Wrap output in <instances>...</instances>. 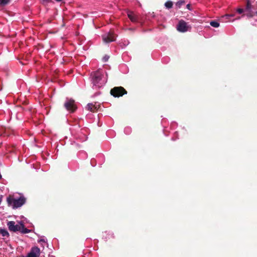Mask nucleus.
I'll use <instances>...</instances> for the list:
<instances>
[{"mask_svg": "<svg viewBox=\"0 0 257 257\" xmlns=\"http://www.w3.org/2000/svg\"><path fill=\"white\" fill-rule=\"evenodd\" d=\"M92 88L97 90L103 87L107 82V75L105 71L99 69L90 74Z\"/></svg>", "mask_w": 257, "mask_h": 257, "instance_id": "nucleus-1", "label": "nucleus"}, {"mask_svg": "<svg viewBox=\"0 0 257 257\" xmlns=\"http://www.w3.org/2000/svg\"><path fill=\"white\" fill-rule=\"evenodd\" d=\"M20 218L22 219L21 220L17 221V231H20L23 234L31 232L32 230L25 227L26 224L27 223L32 224L29 222V220L24 216H21Z\"/></svg>", "mask_w": 257, "mask_h": 257, "instance_id": "nucleus-2", "label": "nucleus"}, {"mask_svg": "<svg viewBox=\"0 0 257 257\" xmlns=\"http://www.w3.org/2000/svg\"><path fill=\"white\" fill-rule=\"evenodd\" d=\"M116 37V35L112 31H109L102 35V40L105 43H109L115 41Z\"/></svg>", "mask_w": 257, "mask_h": 257, "instance_id": "nucleus-3", "label": "nucleus"}, {"mask_svg": "<svg viewBox=\"0 0 257 257\" xmlns=\"http://www.w3.org/2000/svg\"><path fill=\"white\" fill-rule=\"evenodd\" d=\"M191 29V27L190 26L188 25L187 23L183 20H180L177 26V31L181 33H185L189 31Z\"/></svg>", "mask_w": 257, "mask_h": 257, "instance_id": "nucleus-4", "label": "nucleus"}, {"mask_svg": "<svg viewBox=\"0 0 257 257\" xmlns=\"http://www.w3.org/2000/svg\"><path fill=\"white\" fill-rule=\"evenodd\" d=\"M126 91L122 87H115L110 91V93L115 97H119L126 94Z\"/></svg>", "mask_w": 257, "mask_h": 257, "instance_id": "nucleus-5", "label": "nucleus"}, {"mask_svg": "<svg viewBox=\"0 0 257 257\" xmlns=\"http://www.w3.org/2000/svg\"><path fill=\"white\" fill-rule=\"evenodd\" d=\"M247 3L244 8V13H245V15L248 18H252L255 14V12H254L252 10L253 6L251 4L249 0H246Z\"/></svg>", "mask_w": 257, "mask_h": 257, "instance_id": "nucleus-6", "label": "nucleus"}, {"mask_svg": "<svg viewBox=\"0 0 257 257\" xmlns=\"http://www.w3.org/2000/svg\"><path fill=\"white\" fill-rule=\"evenodd\" d=\"M64 106L67 110L72 112H74L76 109V107L74 104V101L71 99L67 98L64 103Z\"/></svg>", "mask_w": 257, "mask_h": 257, "instance_id": "nucleus-7", "label": "nucleus"}, {"mask_svg": "<svg viewBox=\"0 0 257 257\" xmlns=\"http://www.w3.org/2000/svg\"><path fill=\"white\" fill-rule=\"evenodd\" d=\"M28 257H40V249L37 246H33L31 248L29 252L28 253Z\"/></svg>", "mask_w": 257, "mask_h": 257, "instance_id": "nucleus-8", "label": "nucleus"}, {"mask_svg": "<svg viewBox=\"0 0 257 257\" xmlns=\"http://www.w3.org/2000/svg\"><path fill=\"white\" fill-rule=\"evenodd\" d=\"M102 238L104 241H107L113 239L114 235L111 231H106L102 232Z\"/></svg>", "mask_w": 257, "mask_h": 257, "instance_id": "nucleus-9", "label": "nucleus"}, {"mask_svg": "<svg viewBox=\"0 0 257 257\" xmlns=\"http://www.w3.org/2000/svg\"><path fill=\"white\" fill-rule=\"evenodd\" d=\"M17 194L20 195L19 197L17 196V208H19L25 204L26 202V198L22 194L18 192Z\"/></svg>", "mask_w": 257, "mask_h": 257, "instance_id": "nucleus-10", "label": "nucleus"}, {"mask_svg": "<svg viewBox=\"0 0 257 257\" xmlns=\"http://www.w3.org/2000/svg\"><path fill=\"white\" fill-rule=\"evenodd\" d=\"M127 15L132 22L136 23L138 22V17L135 15L133 12L128 11L127 13Z\"/></svg>", "mask_w": 257, "mask_h": 257, "instance_id": "nucleus-11", "label": "nucleus"}, {"mask_svg": "<svg viewBox=\"0 0 257 257\" xmlns=\"http://www.w3.org/2000/svg\"><path fill=\"white\" fill-rule=\"evenodd\" d=\"M7 202L9 206H12L14 209L16 208V199L8 197Z\"/></svg>", "mask_w": 257, "mask_h": 257, "instance_id": "nucleus-12", "label": "nucleus"}, {"mask_svg": "<svg viewBox=\"0 0 257 257\" xmlns=\"http://www.w3.org/2000/svg\"><path fill=\"white\" fill-rule=\"evenodd\" d=\"M9 229L13 232H16V225L14 221H8L7 223Z\"/></svg>", "mask_w": 257, "mask_h": 257, "instance_id": "nucleus-13", "label": "nucleus"}, {"mask_svg": "<svg viewBox=\"0 0 257 257\" xmlns=\"http://www.w3.org/2000/svg\"><path fill=\"white\" fill-rule=\"evenodd\" d=\"M86 108L91 112H94L97 109V106L91 103H89L87 104Z\"/></svg>", "mask_w": 257, "mask_h": 257, "instance_id": "nucleus-14", "label": "nucleus"}, {"mask_svg": "<svg viewBox=\"0 0 257 257\" xmlns=\"http://www.w3.org/2000/svg\"><path fill=\"white\" fill-rule=\"evenodd\" d=\"M165 6L167 9H170L173 7V2L172 1H168L165 3Z\"/></svg>", "mask_w": 257, "mask_h": 257, "instance_id": "nucleus-15", "label": "nucleus"}, {"mask_svg": "<svg viewBox=\"0 0 257 257\" xmlns=\"http://www.w3.org/2000/svg\"><path fill=\"white\" fill-rule=\"evenodd\" d=\"M210 25L212 27H214V28H218L219 27V23L216 21H211L210 23Z\"/></svg>", "mask_w": 257, "mask_h": 257, "instance_id": "nucleus-16", "label": "nucleus"}, {"mask_svg": "<svg viewBox=\"0 0 257 257\" xmlns=\"http://www.w3.org/2000/svg\"><path fill=\"white\" fill-rule=\"evenodd\" d=\"M0 234L3 236H6L9 235L8 231L5 229H0Z\"/></svg>", "mask_w": 257, "mask_h": 257, "instance_id": "nucleus-17", "label": "nucleus"}, {"mask_svg": "<svg viewBox=\"0 0 257 257\" xmlns=\"http://www.w3.org/2000/svg\"><path fill=\"white\" fill-rule=\"evenodd\" d=\"M124 133L128 135L132 133V128L130 126H126L124 128Z\"/></svg>", "mask_w": 257, "mask_h": 257, "instance_id": "nucleus-18", "label": "nucleus"}, {"mask_svg": "<svg viewBox=\"0 0 257 257\" xmlns=\"http://www.w3.org/2000/svg\"><path fill=\"white\" fill-rule=\"evenodd\" d=\"M184 4H185V1L184 0H180L176 3V6L178 8H180L182 7V6L183 5H184Z\"/></svg>", "mask_w": 257, "mask_h": 257, "instance_id": "nucleus-19", "label": "nucleus"}, {"mask_svg": "<svg viewBox=\"0 0 257 257\" xmlns=\"http://www.w3.org/2000/svg\"><path fill=\"white\" fill-rule=\"evenodd\" d=\"M10 0H0V4L3 5H7L9 3Z\"/></svg>", "mask_w": 257, "mask_h": 257, "instance_id": "nucleus-20", "label": "nucleus"}, {"mask_svg": "<svg viewBox=\"0 0 257 257\" xmlns=\"http://www.w3.org/2000/svg\"><path fill=\"white\" fill-rule=\"evenodd\" d=\"M236 12L239 14H241L243 13H244V9L243 8H238L236 10Z\"/></svg>", "mask_w": 257, "mask_h": 257, "instance_id": "nucleus-21", "label": "nucleus"}, {"mask_svg": "<svg viewBox=\"0 0 257 257\" xmlns=\"http://www.w3.org/2000/svg\"><path fill=\"white\" fill-rule=\"evenodd\" d=\"M39 242H46L47 241V239L44 236H43L42 238H41L39 241Z\"/></svg>", "mask_w": 257, "mask_h": 257, "instance_id": "nucleus-22", "label": "nucleus"}, {"mask_svg": "<svg viewBox=\"0 0 257 257\" xmlns=\"http://www.w3.org/2000/svg\"><path fill=\"white\" fill-rule=\"evenodd\" d=\"M177 125V124L175 122H172L171 123L170 127L172 129L175 128Z\"/></svg>", "mask_w": 257, "mask_h": 257, "instance_id": "nucleus-23", "label": "nucleus"}, {"mask_svg": "<svg viewBox=\"0 0 257 257\" xmlns=\"http://www.w3.org/2000/svg\"><path fill=\"white\" fill-rule=\"evenodd\" d=\"M108 59H109V56L107 55H105L104 57H103V60L104 62H107L108 61Z\"/></svg>", "mask_w": 257, "mask_h": 257, "instance_id": "nucleus-24", "label": "nucleus"}, {"mask_svg": "<svg viewBox=\"0 0 257 257\" xmlns=\"http://www.w3.org/2000/svg\"><path fill=\"white\" fill-rule=\"evenodd\" d=\"M94 162H95V160H92V159L91 160V162H90L91 165L93 167H94L95 166V165H96V164H95V163Z\"/></svg>", "mask_w": 257, "mask_h": 257, "instance_id": "nucleus-25", "label": "nucleus"}, {"mask_svg": "<svg viewBox=\"0 0 257 257\" xmlns=\"http://www.w3.org/2000/svg\"><path fill=\"white\" fill-rule=\"evenodd\" d=\"M17 111H19L22 109V106H19L18 105H17Z\"/></svg>", "mask_w": 257, "mask_h": 257, "instance_id": "nucleus-26", "label": "nucleus"}, {"mask_svg": "<svg viewBox=\"0 0 257 257\" xmlns=\"http://www.w3.org/2000/svg\"><path fill=\"white\" fill-rule=\"evenodd\" d=\"M186 8L189 10H191V5L190 4H187L186 6Z\"/></svg>", "mask_w": 257, "mask_h": 257, "instance_id": "nucleus-27", "label": "nucleus"}, {"mask_svg": "<svg viewBox=\"0 0 257 257\" xmlns=\"http://www.w3.org/2000/svg\"><path fill=\"white\" fill-rule=\"evenodd\" d=\"M43 2H45L47 3H50L51 2V0H43Z\"/></svg>", "mask_w": 257, "mask_h": 257, "instance_id": "nucleus-28", "label": "nucleus"}, {"mask_svg": "<svg viewBox=\"0 0 257 257\" xmlns=\"http://www.w3.org/2000/svg\"><path fill=\"white\" fill-rule=\"evenodd\" d=\"M100 93L99 92H96V93H95L94 94L93 96H97V95H99V94H100Z\"/></svg>", "mask_w": 257, "mask_h": 257, "instance_id": "nucleus-29", "label": "nucleus"}, {"mask_svg": "<svg viewBox=\"0 0 257 257\" xmlns=\"http://www.w3.org/2000/svg\"><path fill=\"white\" fill-rule=\"evenodd\" d=\"M129 44V42L128 41H125V43H124V45H127L128 44Z\"/></svg>", "mask_w": 257, "mask_h": 257, "instance_id": "nucleus-30", "label": "nucleus"}, {"mask_svg": "<svg viewBox=\"0 0 257 257\" xmlns=\"http://www.w3.org/2000/svg\"><path fill=\"white\" fill-rule=\"evenodd\" d=\"M20 257H28V256L27 255L26 256L22 255H21Z\"/></svg>", "mask_w": 257, "mask_h": 257, "instance_id": "nucleus-31", "label": "nucleus"}, {"mask_svg": "<svg viewBox=\"0 0 257 257\" xmlns=\"http://www.w3.org/2000/svg\"><path fill=\"white\" fill-rule=\"evenodd\" d=\"M57 2H60L62 1L63 0H55Z\"/></svg>", "mask_w": 257, "mask_h": 257, "instance_id": "nucleus-32", "label": "nucleus"}, {"mask_svg": "<svg viewBox=\"0 0 257 257\" xmlns=\"http://www.w3.org/2000/svg\"><path fill=\"white\" fill-rule=\"evenodd\" d=\"M2 199L1 197H0V204H1L2 203Z\"/></svg>", "mask_w": 257, "mask_h": 257, "instance_id": "nucleus-33", "label": "nucleus"}, {"mask_svg": "<svg viewBox=\"0 0 257 257\" xmlns=\"http://www.w3.org/2000/svg\"><path fill=\"white\" fill-rule=\"evenodd\" d=\"M176 139H177V138H176V139H174V138H172V140H173V141H175V140H176Z\"/></svg>", "mask_w": 257, "mask_h": 257, "instance_id": "nucleus-34", "label": "nucleus"}, {"mask_svg": "<svg viewBox=\"0 0 257 257\" xmlns=\"http://www.w3.org/2000/svg\"><path fill=\"white\" fill-rule=\"evenodd\" d=\"M177 134H178V132H175V135H177Z\"/></svg>", "mask_w": 257, "mask_h": 257, "instance_id": "nucleus-35", "label": "nucleus"}, {"mask_svg": "<svg viewBox=\"0 0 257 257\" xmlns=\"http://www.w3.org/2000/svg\"><path fill=\"white\" fill-rule=\"evenodd\" d=\"M255 14L257 15V11L255 12Z\"/></svg>", "mask_w": 257, "mask_h": 257, "instance_id": "nucleus-36", "label": "nucleus"}]
</instances>
